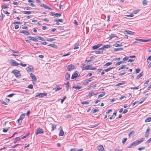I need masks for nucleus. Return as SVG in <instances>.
<instances>
[{
  "label": "nucleus",
  "mask_w": 151,
  "mask_h": 151,
  "mask_svg": "<svg viewBox=\"0 0 151 151\" xmlns=\"http://www.w3.org/2000/svg\"><path fill=\"white\" fill-rule=\"evenodd\" d=\"M145 140V138H141L140 140H136L132 143L128 147V148H131L134 147V146H135L143 142Z\"/></svg>",
  "instance_id": "nucleus-1"
},
{
  "label": "nucleus",
  "mask_w": 151,
  "mask_h": 151,
  "mask_svg": "<svg viewBox=\"0 0 151 151\" xmlns=\"http://www.w3.org/2000/svg\"><path fill=\"white\" fill-rule=\"evenodd\" d=\"M12 73L14 74L16 77H18L21 76L19 71L16 70H13L12 71Z\"/></svg>",
  "instance_id": "nucleus-2"
},
{
  "label": "nucleus",
  "mask_w": 151,
  "mask_h": 151,
  "mask_svg": "<svg viewBox=\"0 0 151 151\" xmlns=\"http://www.w3.org/2000/svg\"><path fill=\"white\" fill-rule=\"evenodd\" d=\"M25 116V114H22L20 115L19 118L17 120V121L19 123H20L21 124L22 120L24 118Z\"/></svg>",
  "instance_id": "nucleus-3"
},
{
  "label": "nucleus",
  "mask_w": 151,
  "mask_h": 151,
  "mask_svg": "<svg viewBox=\"0 0 151 151\" xmlns=\"http://www.w3.org/2000/svg\"><path fill=\"white\" fill-rule=\"evenodd\" d=\"M43 133V131L42 129L40 128H38L36 130V134L37 135L40 134H42Z\"/></svg>",
  "instance_id": "nucleus-4"
},
{
  "label": "nucleus",
  "mask_w": 151,
  "mask_h": 151,
  "mask_svg": "<svg viewBox=\"0 0 151 151\" xmlns=\"http://www.w3.org/2000/svg\"><path fill=\"white\" fill-rule=\"evenodd\" d=\"M47 95V93H39L35 97H39L40 98H42L44 96H46Z\"/></svg>",
  "instance_id": "nucleus-5"
},
{
  "label": "nucleus",
  "mask_w": 151,
  "mask_h": 151,
  "mask_svg": "<svg viewBox=\"0 0 151 151\" xmlns=\"http://www.w3.org/2000/svg\"><path fill=\"white\" fill-rule=\"evenodd\" d=\"M75 66L72 64H71L68 66V69L69 71L72 70L74 69Z\"/></svg>",
  "instance_id": "nucleus-6"
},
{
  "label": "nucleus",
  "mask_w": 151,
  "mask_h": 151,
  "mask_svg": "<svg viewBox=\"0 0 151 151\" xmlns=\"http://www.w3.org/2000/svg\"><path fill=\"white\" fill-rule=\"evenodd\" d=\"M97 149L99 151H105L104 147L101 145H100L97 146Z\"/></svg>",
  "instance_id": "nucleus-7"
},
{
  "label": "nucleus",
  "mask_w": 151,
  "mask_h": 151,
  "mask_svg": "<svg viewBox=\"0 0 151 151\" xmlns=\"http://www.w3.org/2000/svg\"><path fill=\"white\" fill-rule=\"evenodd\" d=\"M19 65V63H18L15 61L12 60L11 62V65L12 66H18Z\"/></svg>",
  "instance_id": "nucleus-8"
},
{
  "label": "nucleus",
  "mask_w": 151,
  "mask_h": 151,
  "mask_svg": "<svg viewBox=\"0 0 151 151\" xmlns=\"http://www.w3.org/2000/svg\"><path fill=\"white\" fill-rule=\"evenodd\" d=\"M50 14L53 16H55L57 17H60L61 16V14L60 13H55V12H51Z\"/></svg>",
  "instance_id": "nucleus-9"
},
{
  "label": "nucleus",
  "mask_w": 151,
  "mask_h": 151,
  "mask_svg": "<svg viewBox=\"0 0 151 151\" xmlns=\"http://www.w3.org/2000/svg\"><path fill=\"white\" fill-rule=\"evenodd\" d=\"M102 45L101 44H98L96 45H94L92 47V48L93 50H96L98 48H99Z\"/></svg>",
  "instance_id": "nucleus-10"
},
{
  "label": "nucleus",
  "mask_w": 151,
  "mask_h": 151,
  "mask_svg": "<svg viewBox=\"0 0 151 151\" xmlns=\"http://www.w3.org/2000/svg\"><path fill=\"white\" fill-rule=\"evenodd\" d=\"M30 77H31L33 81H35L36 80L37 78L36 76L35 75H34L32 73H30Z\"/></svg>",
  "instance_id": "nucleus-11"
},
{
  "label": "nucleus",
  "mask_w": 151,
  "mask_h": 151,
  "mask_svg": "<svg viewBox=\"0 0 151 151\" xmlns=\"http://www.w3.org/2000/svg\"><path fill=\"white\" fill-rule=\"evenodd\" d=\"M20 33L24 34L25 35H28L29 34V32L25 30H22L19 32Z\"/></svg>",
  "instance_id": "nucleus-12"
},
{
  "label": "nucleus",
  "mask_w": 151,
  "mask_h": 151,
  "mask_svg": "<svg viewBox=\"0 0 151 151\" xmlns=\"http://www.w3.org/2000/svg\"><path fill=\"white\" fill-rule=\"evenodd\" d=\"M26 69L28 71L32 72L34 70L33 67L30 66L29 67H27Z\"/></svg>",
  "instance_id": "nucleus-13"
},
{
  "label": "nucleus",
  "mask_w": 151,
  "mask_h": 151,
  "mask_svg": "<svg viewBox=\"0 0 151 151\" xmlns=\"http://www.w3.org/2000/svg\"><path fill=\"white\" fill-rule=\"evenodd\" d=\"M110 47V45H104L101 48H103L102 50H104L105 49H108Z\"/></svg>",
  "instance_id": "nucleus-14"
},
{
  "label": "nucleus",
  "mask_w": 151,
  "mask_h": 151,
  "mask_svg": "<svg viewBox=\"0 0 151 151\" xmlns=\"http://www.w3.org/2000/svg\"><path fill=\"white\" fill-rule=\"evenodd\" d=\"M101 48H99V51H96L95 52V53L97 54H100L103 52V50Z\"/></svg>",
  "instance_id": "nucleus-15"
},
{
  "label": "nucleus",
  "mask_w": 151,
  "mask_h": 151,
  "mask_svg": "<svg viewBox=\"0 0 151 151\" xmlns=\"http://www.w3.org/2000/svg\"><path fill=\"white\" fill-rule=\"evenodd\" d=\"M62 89L61 87H60L58 86V85H56V87L54 88H53V89H54L55 91H57L60 90Z\"/></svg>",
  "instance_id": "nucleus-16"
},
{
  "label": "nucleus",
  "mask_w": 151,
  "mask_h": 151,
  "mask_svg": "<svg viewBox=\"0 0 151 151\" xmlns=\"http://www.w3.org/2000/svg\"><path fill=\"white\" fill-rule=\"evenodd\" d=\"M78 75V74L77 73L75 72V73H73V74H72V76H71V79H73L75 78Z\"/></svg>",
  "instance_id": "nucleus-17"
},
{
  "label": "nucleus",
  "mask_w": 151,
  "mask_h": 151,
  "mask_svg": "<svg viewBox=\"0 0 151 151\" xmlns=\"http://www.w3.org/2000/svg\"><path fill=\"white\" fill-rule=\"evenodd\" d=\"M124 32H126L127 34L131 35H132L134 34V32L129 31H127L125 30H124Z\"/></svg>",
  "instance_id": "nucleus-18"
},
{
  "label": "nucleus",
  "mask_w": 151,
  "mask_h": 151,
  "mask_svg": "<svg viewBox=\"0 0 151 151\" xmlns=\"http://www.w3.org/2000/svg\"><path fill=\"white\" fill-rule=\"evenodd\" d=\"M73 88L77 90H79L82 87L79 86H73Z\"/></svg>",
  "instance_id": "nucleus-19"
},
{
  "label": "nucleus",
  "mask_w": 151,
  "mask_h": 151,
  "mask_svg": "<svg viewBox=\"0 0 151 151\" xmlns=\"http://www.w3.org/2000/svg\"><path fill=\"white\" fill-rule=\"evenodd\" d=\"M29 39L30 40H32L34 41H37V39L36 37H33L29 36Z\"/></svg>",
  "instance_id": "nucleus-20"
},
{
  "label": "nucleus",
  "mask_w": 151,
  "mask_h": 151,
  "mask_svg": "<svg viewBox=\"0 0 151 151\" xmlns=\"http://www.w3.org/2000/svg\"><path fill=\"white\" fill-rule=\"evenodd\" d=\"M115 37H117L116 34H111L110 35L109 37L110 38V39H111L112 38H114Z\"/></svg>",
  "instance_id": "nucleus-21"
},
{
  "label": "nucleus",
  "mask_w": 151,
  "mask_h": 151,
  "mask_svg": "<svg viewBox=\"0 0 151 151\" xmlns=\"http://www.w3.org/2000/svg\"><path fill=\"white\" fill-rule=\"evenodd\" d=\"M125 68H126L127 69H128V67H127L126 65H122L121 67L119 68V70H120L121 69H122Z\"/></svg>",
  "instance_id": "nucleus-22"
},
{
  "label": "nucleus",
  "mask_w": 151,
  "mask_h": 151,
  "mask_svg": "<svg viewBox=\"0 0 151 151\" xmlns=\"http://www.w3.org/2000/svg\"><path fill=\"white\" fill-rule=\"evenodd\" d=\"M150 121H151V117L147 118L145 121V122H149Z\"/></svg>",
  "instance_id": "nucleus-23"
},
{
  "label": "nucleus",
  "mask_w": 151,
  "mask_h": 151,
  "mask_svg": "<svg viewBox=\"0 0 151 151\" xmlns=\"http://www.w3.org/2000/svg\"><path fill=\"white\" fill-rule=\"evenodd\" d=\"M50 124L51 125V126H52V131H53L54 130V129H56V126L55 125L53 124L52 123H51Z\"/></svg>",
  "instance_id": "nucleus-24"
},
{
  "label": "nucleus",
  "mask_w": 151,
  "mask_h": 151,
  "mask_svg": "<svg viewBox=\"0 0 151 151\" xmlns=\"http://www.w3.org/2000/svg\"><path fill=\"white\" fill-rule=\"evenodd\" d=\"M70 74L68 73H67L66 75H65V79L66 80H68L70 77Z\"/></svg>",
  "instance_id": "nucleus-25"
},
{
  "label": "nucleus",
  "mask_w": 151,
  "mask_h": 151,
  "mask_svg": "<svg viewBox=\"0 0 151 151\" xmlns=\"http://www.w3.org/2000/svg\"><path fill=\"white\" fill-rule=\"evenodd\" d=\"M92 95H97V93H94V92H92V93H89L88 94V96L89 97H91Z\"/></svg>",
  "instance_id": "nucleus-26"
},
{
  "label": "nucleus",
  "mask_w": 151,
  "mask_h": 151,
  "mask_svg": "<svg viewBox=\"0 0 151 151\" xmlns=\"http://www.w3.org/2000/svg\"><path fill=\"white\" fill-rule=\"evenodd\" d=\"M143 75V72H142L140 73L139 75H138L137 77V79H139Z\"/></svg>",
  "instance_id": "nucleus-27"
},
{
  "label": "nucleus",
  "mask_w": 151,
  "mask_h": 151,
  "mask_svg": "<svg viewBox=\"0 0 151 151\" xmlns=\"http://www.w3.org/2000/svg\"><path fill=\"white\" fill-rule=\"evenodd\" d=\"M134 131H132L129 134V136L130 137L131 136L134 134Z\"/></svg>",
  "instance_id": "nucleus-28"
},
{
  "label": "nucleus",
  "mask_w": 151,
  "mask_h": 151,
  "mask_svg": "<svg viewBox=\"0 0 151 151\" xmlns=\"http://www.w3.org/2000/svg\"><path fill=\"white\" fill-rule=\"evenodd\" d=\"M59 135L60 136H63L64 135V132L62 129H61L60 131Z\"/></svg>",
  "instance_id": "nucleus-29"
},
{
  "label": "nucleus",
  "mask_w": 151,
  "mask_h": 151,
  "mask_svg": "<svg viewBox=\"0 0 151 151\" xmlns=\"http://www.w3.org/2000/svg\"><path fill=\"white\" fill-rule=\"evenodd\" d=\"M4 17V15L2 13H1L0 14V20H2Z\"/></svg>",
  "instance_id": "nucleus-30"
},
{
  "label": "nucleus",
  "mask_w": 151,
  "mask_h": 151,
  "mask_svg": "<svg viewBox=\"0 0 151 151\" xmlns=\"http://www.w3.org/2000/svg\"><path fill=\"white\" fill-rule=\"evenodd\" d=\"M69 82H67V83H66V88H67V89H66V91H68V89L69 88Z\"/></svg>",
  "instance_id": "nucleus-31"
},
{
  "label": "nucleus",
  "mask_w": 151,
  "mask_h": 151,
  "mask_svg": "<svg viewBox=\"0 0 151 151\" xmlns=\"http://www.w3.org/2000/svg\"><path fill=\"white\" fill-rule=\"evenodd\" d=\"M92 81V79H89L88 80H87V81H86L84 83L85 85H87L88 82L91 81Z\"/></svg>",
  "instance_id": "nucleus-32"
},
{
  "label": "nucleus",
  "mask_w": 151,
  "mask_h": 151,
  "mask_svg": "<svg viewBox=\"0 0 151 151\" xmlns=\"http://www.w3.org/2000/svg\"><path fill=\"white\" fill-rule=\"evenodd\" d=\"M82 104H89V102L88 101H84L81 102V103Z\"/></svg>",
  "instance_id": "nucleus-33"
},
{
  "label": "nucleus",
  "mask_w": 151,
  "mask_h": 151,
  "mask_svg": "<svg viewBox=\"0 0 151 151\" xmlns=\"http://www.w3.org/2000/svg\"><path fill=\"white\" fill-rule=\"evenodd\" d=\"M151 142V139L150 138L147 140L145 143V144L147 145L149 144Z\"/></svg>",
  "instance_id": "nucleus-34"
},
{
  "label": "nucleus",
  "mask_w": 151,
  "mask_h": 151,
  "mask_svg": "<svg viewBox=\"0 0 151 151\" xmlns=\"http://www.w3.org/2000/svg\"><path fill=\"white\" fill-rule=\"evenodd\" d=\"M127 138H124L122 140V143L123 144H124L125 142L127 140Z\"/></svg>",
  "instance_id": "nucleus-35"
},
{
  "label": "nucleus",
  "mask_w": 151,
  "mask_h": 151,
  "mask_svg": "<svg viewBox=\"0 0 151 151\" xmlns=\"http://www.w3.org/2000/svg\"><path fill=\"white\" fill-rule=\"evenodd\" d=\"M147 0H144L142 1V4L143 5H145L147 4Z\"/></svg>",
  "instance_id": "nucleus-36"
},
{
  "label": "nucleus",
  "mask_w": 151,
  "mask_h": 151,
  "mask_svg": "<svg viewBox=\"0 0 151 151\" xmlns=\"http://www.w3.org/2000/svg\"><path fill=\"white\" fill-rule=\"evenodd\" d=\"M112 64V63L111 62H108L106 63L104 65V66H108Z\"/></svg>",
  "instance_id": "nucleus-37"
},
{
  "label": "nucleus",
  "mask_w": 151,
  "mask_h": 151,
  "mask_svg": "<svg viewBox=\"0 0 151 151\" xmlns=\"http://www.w3.org/2000/svg\"><path fill=\"white\" fill-rule=\"evenodd\" d=\"M113 67L112 68H108L107 69H105L104 70V71H105V72H107L109 71H110L113 68Z\"/></svg>",
  "instance_id": "nucleus-38"
},
{
  "label": "nucleus",
  "mask_w": 151,
  "mask_h": 151,
  "mask_svg": "<svg viewBox=\"0 0 151 151\" xmlns=\"http://www.w3.org/2000/svg\"><path fill=\"white\" fill-rule=\"evenodd\" d=\"M114 45L116 47H118L122 46V45L121 44H119L117 43H115L114 44Z\"/></svg>",
  "instance_id": "nucleus-39"
},
{
  "label": "nucleus",
  "mask_w": 151,
  "mask_h": 151,
  "mask_svg": "<svg viewBox=\"0 0 151 151\" xmlns=\"http://www.w3.org/2000/svg\"><path fill=\"white\" fill-rule=\"evenodd\" d=\"M105 92H103L102 93L99 94L98 96V97H101L105 95Z\"/></svg>",
  "instance_id": "nucleus-40"
},
{
  "label": "nucleus",
  "mask_w": 151,
  "mask_h": 151,
  "mask_svg": "<svg viewBox=\"0 0 151 151\" xmlns=\"http://www.w3.org/2000/svg\"><path fill=\"white\" fill-rule=\"evenodd\" d=\"M24 14H30L31 13V12L30 11H24L23 12Z\"/></svg>",
  "instance_id": "nucleus-41"
},
{
  "label": "nucleus",
  "mask_w": 151,
  "mask_h": 151,
  "mask_svg": "<svg viewBox=\"0 0 151 151\" xmlns=\"http://www.w3.org/2000/svg\"><path fill=\"white\" fill-rule=\"evenodd\" d=\"M99 125V123H98L97 124L95 125H90L89 127L90 128H94L96 126H97L98 125Z\"/></svg>",
  "instance_id": "nucleus-42"
},
{
  "label": "nucleus",
  "mask_w": 151,
  "mask_h": 151,
  "mask_svg": "<svg viewBox=\"0 0 151 151\" xmlns=\"http://www.w3.org/2000/svg\"><path fill=\"white\" fill-rule=\"evenodd\" d=\"M139 10H134L133 12H132V13L134 14H137L139 11Z\"/></svg>",
  "instance_id": "nucleus-43"
},
{
  "label": "nucleus",
  "mask_w": 151,
  "mask_h": 151,
  "mask_svg": "<svg viewBox=\"0 0 151 151\" xmlns=\"http://www.w3.org/2000/svg\"><path fill=\"white\" fill-rule=\"evenodd\" d=\"M55 39L52 38H48L47 40V41L52 42L54 41Z\"/></svg>",
  "instance_id": "nucleus-44"
},
{
  "label": "nucleus",
  "mask_w": 151,
  "mask_h": 151,
  "mask_svg": "<svg viewBox=\"0 0 151 151\" xmlns=\"http://www.w3.org/2000/svg\"><path fill=\"white\" fill-rule=\"evenodd\" d=\"M42 6L44 7L45 9H50V8L47 6L46 5L43 4H42Z\"/></svg>",
  "instance_id": "nucleus-45"
},
{
  "label": "nucleus",
  "mask_w": 151,
  "mask_h": 151,
  "mask_svg": "<svg viewBox=\"0 0 151 151\" xmlns=\"http://www.w3.org/2000/svg\"><path fill=\"white\" fill-rule=\"evenodd\" d=\"M96 87V84H95L94 85L90 86L88 89V90H89L90 89H91L92 88H95V87Z\"/></svg>",
  "instance_id": "nucleus-46"
},
{
  "label": "nucleus",
  "mask_w": 151,
  "mask_h": 151,
  "mask_svg": "<svg viewBox=\"0 0 151 151\" xmlns=\"http://www.w3.org/2000/svg\"><path fill=\"white\" fill-rule=\"evenodd\" d=\"M151 41L150 39L143 40L142 42H149Z\"/></svg>",
  "instance_id": "nucleus-47"
},
{
  "label": "nucleus",
  "mask_w": 151,
  "mask_h": 151,
  "mask_svg": "<svg viewBox=\"0 0 151 151\" xmlns=\"http://www.w3.org/2000/svg\"><path fill=\"white\" fill-rule=\"evenodd\" d=\"M54 21H58L60 22H63V20L62 19H59L58 20H54Z\"/></svg>",
  "instance_id": "nucleus-48"
},
{
  "label": "nucleus",
  "mask_w": 151,
  "mask_h": 151,
  "mask_svg": "<svg viewBox=\"0 0 151 151\" xmlns=\"http://www.w3.org/2000/svg\"><path fill=\"white\" fill-rule=\"evenodd\" d=\"M148 83H149V81L148 80H147L146 81L145 83L144 84V86L145 87H146L147 86V85Z\"/></svg>",
  "instance_id": "nucleus-49"
},
{
  "label": "nucleus",
  "mask_w": 151,
  "mask_h": 151,
  "mask_svg": "<svg viewBox=\"0 0 151 151\" xmlns=\"http://www.w3.org/2000/svg\"><path fill=\"white\" fill-rule=\"evenodd\" d=\"M28 88L30 89H32L33 88V85L32 84H30L28 86Z\"/></svg>",
  "instance_id": "nucleus-50"
},
{
  "label": "nucleus",
  "mask_w": 151,
  "mask_h": 151,
  "mask_svg": "<svg viewBox=\"0 0 151 151\" xmlns=\"http://www.w3.org/2000/svg\"><path fill=\"white\" fill-rule=\"evenodd\" d=\"M122 50V48H121L116 49H114V51H119V50Z\"/></svg>",
  "instance_id": "nucleus-51"
},
{
  "label": "nucleus",
  "mask_w": 151,
  "mask_h": 151,
  "mask_svg": "<svg viewBox=\"0 0 151 151\" xmlns=\"http://www.w3.org/2000/svg\"><path fill=\"white\" fill-rule=\"evenodd\" d=\"M24 9L27 10H30L32 9V8L29 7H25L24 8Z\"/></svg>",
  "instance_id": "nucleus-52"
},
{
  "label": "nucleus",
  "mask_w": 151,
  "mask_h": 151,
  "mask_svg": "<svg viewBox=\"0 0 151 151\" xmlns=\"http://www.w3.org/2000/svg\"><path fill=\"white\" fill-rule=\"evenodd\" d=\"M48 46H51V47H55L56 46V45L55 44H50Z\"/></svg>",
  "instance_id": "nucleus-53"
},
{
  "label": "nucleus",
  "mask_w": 151,
  "mask_h": 151,
  "mask_svg": "<svg viewBox=\"0 0 151 151\" xmlns=\"http://www.w3.org/2000/svg\"><path fill=\"white\" fill-rule=\"evenodd\" d=\"M139 87L137 86L134 87H132L131 88V89H139Z\"/></svg>",
  "instance_id": "nucleus-54"
},
{
  "label": "nucleus",
  "mask_w": 151,
  "mask_h": 151,
  "mask_svg": "<svg viewBox=\"0 0 151 151\" xmlns=\"http://www.w3.org/2000/svg\"><path fill=\"white\" fill-rule=\"evenodd\" d=\"M90 67V65H87L83 69L88 70Z\"/></svg>",
  "instance_id": "nucleus-55"
},
{
  "label": "nucleus",
  "mask_w": 151,
  "mask_h": 151,
  "mask_svg": "<svg viewBox=\"0 0 151 151\" xmlns=\"http://www.w3.org/2000/svg\"><path fill=\"white\" fill-rule=\"evenodd\" d=\"M140 70L139 68L137 69L136 70L135 73H138L140 71Z\"/></svg>",
  "instance_id": "nucleus-56"
},
{
  "label": "nucleus",
  "mask_w": 151,
  "mask_h": 151,
  "mask_svg": "<svg viewBox=\"0 0 151 151\" xmlns=\"http://www.w3.org/2000/svg\"><path fill=\"white\" fill-rule=\"evenodd\" d=\"M99 111V110L96 109H95L93 110L92 112L93 113H94L97 112V111Z\"/></svg>",
  "instance_id": "nucleus-57"
},
{
  "label": "nucleus",
  "mask_w": 151,
  "mask_h": 151,
  "mask_svg": "<svg viewBox=\"0 0 151 151\" xmlns=\"http://www.w3.org/2000/svg\"><path fill=\"white\" fill-rule=\"evenodd\" d=\"M19 65H20L21 66H23V67H26L27 66V64H23L22 63H20L19 64Z\"/></svg>",
  "instance_id": "nucleus-58"
},
{
  "label": "nucleus",
  "mask_w": 151,
  "mask_h": 151,
  "mask_svg": "<svg viewBox=\"0 0 151 151\" xmlns=\"http://www.w3.org/2000/svg\"><path fill=\"white\" fill-rule=\"evenodd\" d=\"M135 40L140 42H142L143 41V39H140L136 38Z\"/></svg>",
  "instance_id": "nucleus-59"
},
{
  "label": "nucleus",
  "mask_w": 151,
  "mask_h": 151,
  "mask_svg": "<svg viewBox=\"0 0 151 151\" xmlns=\"http://www.w3.org/2000/svg\"><path fill=\"white\" fill-rule=\"evenodd\" d=\"M15 95L14 93L10 94L8 96L10 97H11Z\"/></svg>",
  "instance_id": "nucleus-60"
},
{
  "label": "nucleus",
  "mask_w": 151,
  "mask_h": 151,
  "mask_svg": "<svg viewBox=\"0 0 151 151\" xmlns=\"http://www.w3.org/2000/svg\"><path fill=\"white\" fill-rule=\"evenodd\" d=\"M8 130V128L7 129H4L3 131L4 132H6Z\"/></svg>",
  "instance_id": "nucleus-61"
},
{
  "label": "nucleus",
  "mask_w": 151,
  "mask_h": 151,
  "mask_svg": "<svg viewBox=\"0 0 151 151\" xmlns=\"http://www.w3.org/2000/svg\"><path fill=\"white\" fill-rule=\"evenodd\" d=\"M151 60V56H149L147 59V62H148V61H150Z\"/></svg>",
  "instance_id": "nucleus-62"
},
{
  "label": "nucleus",
  "mask_w": 151,
  "mask_h": 151,
  "mask_svg": "<svg viewBox=\"0 0 151 151\" xmlns=\"http://www.w3.org/2000/svg\"><path fill=\"white\" fill-rule=\"evenodd\" d=\"M1 7H2V8H3V9L8 8V6H4V5L2 6Z\"/></svg>",
  "instance_id": "nucleus-63"
},
{
  "label": "nucleus",
  "mask_w": 151,
  "mask_h": 151,
  "mask_svg": "<svg viewBox=\"0 0 151 151\" xmlns=\"http://www.w3.org/2000/svg\"><path fill=\"white\" fill-rule=\"evenodd\" d=\"M150 131V128L149 127H148L147 130H146V132H146V133H149V132Z\"/></svg>",
  "instance_id": "nucleus-64"
}]
</instances>
